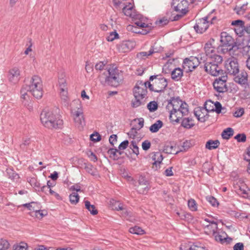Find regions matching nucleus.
I'll list each match as a JSON object with an SVG mask.
<instances>
[{
  "mask_svg": "<svg viewBox=\"0 0 250 250\" xmlns=\"http://www.w3.org/2000/svg\"><path fill=\"white\" fill-rule=\"evenodd\" d=\"M9 247V244L7 240L2 239H0V250H6L8 249Z\"/></svg>",
  "mask_w": 250,
  "mask_h": 250,
  "instance_id": "51",
  "label": "nucleus"
},
{
  "mask_svg": "<svg viewBox=\"0 0 250 250\" xmlns=\"http://www.w3.org/2000/svg\"><path fill=\"white\" fill-rule=\"evenodd\" d=\"M34 213L35 216L39 219H41L46 215V211L43 210H41V208H39V210H37Z\"/></svg>",
  "mask_w": 250,
  "mask_h": 250,
  "instance_id": "55",
  "label": "nucleus"
},
{
  "mask_svg": "<svg viewBox=\"0 0 250 250\" xmlns=\"http://www.w3.org/2000/svg\"><path fill=\"white\" fill-rule=\"evenodd\" d=\"M222 62L205 60L204 69L207 72L211 75L217 76L222 71L221 67L219 66V65Z\"/></svg>",
  "mask_w": 250,
  "mask_h": 250,
  "instance_id": "9",
  "label": "nucleus"
},
{
  "mask_svg": "<svg viewBox=\"0 0 250 250\" xmlns=\"http://www.w3.org/2000/svg\"><path fill=\"white\" fill-rule=\"evenodd\" d=\"M80 162L83 163L84 168L86 170V171L88 173H89L92 175H94V173L93 172V169H92L93 167L91 165L89 164H86L85 162V160L83 158H80L79 159V163H80Z\"/></svg>",
  "mask_w": 250,
  "mask_h": 250,
  "instance_id": "40",
  "label": "nucleus"
},
{
  "mask_svg": "<svg viewBox=\"0 0 250 250\" xmlns=\"http://www.w3.org/2000/svg\"><path fill=\"white\" fill-rule=\"evenodd\" d=\"M206 56L207 57L206 60H210L217 62H222V57L216 53L215 48L213 46L212 44L209 42H207L204 46Z\"/></svg>",
  "mask_w": 250,
  "mask_h": 250,
  "instance_id": "8",
  "label": "nucleus"
},
{
  "mask_svg": "<svg viewBox=\"0 0 250 250\" xmlns=\"http://www.w3.org/2000/svg\"><path fill=\"white\" fill-rule=\"evenodd\" d=\"M171 6L174 11L179 12L182 15H185L187 12L188 1L187 0H172Z\"/></svg>",
  "mask_w": 250,
  "mask_h": 250,
  "instance_id": "15",
  "label": "nucleus"
},
{
  "mask_svg": "<svg viewBox=\"0 0 250 250\" xmlns=\"http://www.w3.org/2000/svg\"><path fill=\"white\" fill-rule=\"evenodd\" d=\"M107 153L109 155L110 157L113 159H117L118 158V156L117 155V153H119V155L122 154V152L120 151L119 150L113 148H110L108 150Z\"/></svg>",
  "mask_w": 250,
  "mask_h": 250,
  "instance_id": "39",
  "label": "nucleus"
},
{
  "mask_svg": "<svg viewBox=\"0 0 250 250\" xmlns=\"http://www.w3.org/2000/svg\"><path fill=\"white\" fill-rule=\"evenodd\" d=\"M129 142L127 140H125L122 142L118 147V150L120 151L121 150H124L128 146Z\"/></svg>",
  "mask_w": 250,
  "mask_h": 250,
  "instance_id": "58",
  "label": "nucleus"
},
{
  "mask_svg": "<svg viewBox=\"0 0 250 250\" xmlns=\"http://www.w3.org/2000/svg\"><path fill=\"white\" fill-rule=\"evenodd\" d=\"M188 104L179 98H172L168 101L166 109L169 113L170 120L178 123L181 117L188 115Z\"/></svg>",
  "mask_w": 250,
  "mask_h": 250,
  "instance_id": "1",
  "label": "nucleus"
},
{
  "mask_svg": "<svg viewBox=\"0 0 250 250\" xmlns=\"http://www.w3.org/2000/svg\"><path fill=\"white\" fill-rule=\"evenodd\" d=\"M244 25H240L235 27L234 31L239 36H244Z\"/></svg>",
  "mask_w": 250,
  "mask_h": 250,
  "instance_id": "53",
  "label": "nucleus"
},
{
  "mask_svg": "<svg viewBox=\"0 0 250 250\" xmlns=\"http://www.w3.org/2000/svg\"><path fill=\"white\" fill-rule=\"evenodd\" d=\"M233 129L232 128L228 127L222 132V137L224 139L228 140L233 136Z\"/></svg>",
  "mask_w": 250,
  "mask_h": 250,
  "instance_id": "35",
  "label": "nucleus"
},
{
  "mask_svg": "<svg viewBox=\"0 0 250 250\" xmlns=\"http://www.w3.org/2000/svg\"><path fill=\"white\" fill-rule=\"evenodd\" d=\"M129 0H113L114 6L116 8H118L123 7Z\"/></svg>",
  "mask_w": 250,
  "mask_h": 250,
  "instance_id": "48",
  "label": "nucleus"
},
{
  "mask_svg": "<svg viewBox=\"0 0 250 250\" xmlns=\"http://www.w3.org/2000/svg\"><path fill=\"white\" fill-rule=\"evenodd\" d=\"M208 201L210 203V204L212 206H213L214 207L218 205V203L217 200L214 197L210 196V197H208Z\"/></svg>",
  "mask_w": 250,
  "mask_h": 250,
  "instance_id": "63",
  "label": "nucleus"
},
{
  "mask_svg": "<svg viewBox=\"0 0 250 250\" xmlns=\"http://www.w3.org/2000/svg\"><path fill=\"white\" fill-rule=\"evenodd\" d=\"M234 81L238 83L245 90L249 88L248 75L247 73L242 70L234 78Z\"/></svg>",
  "mask_w": 250,
  "mask_h": 250,
  "instance_id": "13",
  "label": "nucleus"
},
{
  "mask_svg": "<svg viewBox=\"0 0 250 250\" xmlns=\"http://www.w3.org/2000/svg\"><path fill=\"white\" fill-rule=\"evenodd\" d=\"M31 143V141L30 138H24L20 145V147L23 150H27V149L29 147Z\"/></svg>",
  "mask_w": 250,
  "mask_h": 250,
  "instance_id": "41",
  "label": "nucleus"
},
{
  "mask_svg": "<svg viewBox=\"0 0 250 250\" xmlns=\"http://www.w3.org/2000/svg\"><path fill=\"white\" fill-rule=\"evenodd\" d=\"M134 43L130 41H123L117 45L118 50L121 52H127L134 47Z\"/></svg>",
  "mask_w": 250,
  "mask_h": 250,
  "instance_id": "21",
  "label": "nucleus"
},
{
  "mask_svg": "<svg viewBox=\"0 0 250 250\" xmlns=\"http://www.w3.org/2000/svg\"><path fill=\"white\" fill-rule=\"evenodd\" d=\"M27 182L32 186L36 191H43L45 188H48L50 186L47 182V186H42L35 177H28L27 178Z\"/></svg>",
  "mask_w": 250,
  "mask_h": 250,
  "instance_id": "20",
  "label": "nucleus"
},
{
  "mask_svg": "<svg viewBox=\"0 0 250 250\" xmlns=\"http://www.w3.org/2000/svg\"><path fill=\"white\" fill-rule=\"evenodd\" d=\"M234 138L238 142H244L246 140V136L244 134H238Z\"/></svg>",
  "mask_w": 250,
  "mask_h": 250,
  "instance_id": "56",
  "label": "nucleus"
},
{
  "mask_svg": "<svg viewBox=\"0 0 250 250\" xmlns=\"http://www.w3.org/2000/svg\"><path fill=\"white\" fill-rule=\"evenodd\" d=\"M153 47H151L148 52H140L137 54L136 57L138 59L143 60L148 58V56L151 55L156 52Z\"/></svg>",
  "mask_w": 250,
  "mask_h": 250,
  "instance_id": "27",
  "label": "nucleus"
},
{
  "mask_svg": "<svg viewBox=\"0 0 250 250\" xmlns=\"http://www.w3.org/2000/svg\"><path fill=\"white\" fill-rule=\"evenodd\" d=\"M85 208L93 215H95L98 214V210L93 205H91L90 202L87 200L84 201Z\"/></svg>",
  "mask_w": 250,
  "mask_h": 250,
  "instance_id": "31",
  "label": "nucleus"
},
{
  "mask_svg": "<svg viewBox=\"0 0 250 250\" xmlns=\"http://www.w3.org/2000/svg\"><path fill=\"white\" fill-rule=\"evenodd\" d=\"M220 42L224 52H230L235 46V42L231 36L226 32H223L220 35Z\"/></svg>",
  "mask_w": 250,
  "mask_h": 250,
  "instance_id": "7",
  "label": "nucleus"
},
{
  "mask_svg": "<svg viewBox=\"0 0 250 250\" xmlns=\"http://www.w3.org/2000/svg\"><path fill=\"white\" fill-rule=\"evenodd\" d=\"M29 94H30L29 93V90L28 89L27 86L26 85L23 86L21 88V98L24 100H26L28 101V100H30V96L29 95Z\"/></svg>",
  "mask_w": 250,
  "mask_h": 250,
  "instance_id": "36",
  "label": "nucleus"
},
{
  "mask_svg": "<svg viewBox=\"0 0 250 250\" xmlns=\"http://www.w3.org/2000/svg\"><path fill=\"white\" fill-rule=\"evenodd\" d=\"M69 201L72 204L76 205L79 201V196L76 192H73L69 195Z\"/></svg>",
  "mask_w": 250,
  "mask_h": 250,
  "instance_id": "44",
  "label": "nucleus"
},
{
  "mask_svg": "<svg viewBox=\"0 0 250 250\" xmlns=\"http://www.w3.org/2000/svg\"><path fill=\"white\" fill-rule=\"evenodd\" d=\"M171 78L175 81H178L181 80V78L183 76V70L179 68H175L174 70L171 71Z\"/></svg>",
  "mask_w": 250,
  "mask_h": 250,
  "instance_id": "26",
  "label": "nucleus"
},
{
  "mask_svg": "<svg viewBox=\"0 0 250 250\" xmlns=\"http://www.w3.org/2000/svg\"><path fill=\"white\" fill-rule=\"evenodd\" d=\"M71 113L76 125L79 127H83L85 125V120L83 106L80 101L74 100L72 102Z\"/></svg>",
  "mask_w": 250,
  "mask_h": 250,
  "instance_id": "5",
  "label": "nucleus"
},
{
  "mask_svg": "<svg viewBox=\"0 0 250 250\" xmlns=\"http://www.w3.org/2000/svg\"><path fill=\"white\" fill-rule=\"evenodd\" d=\"M106 69L107 71L104 77L105 84L113 87L118 86L121 81V71L115 65L106 67Z\"/></svg>",
  "mask_w": 250,
  "mask_h": 250,
  "instance_id": "3",
  "label": "nucleus"
},
{
  "mask_svg": "<svg viewBox=\"0 0 250 250\" xmlns=\"http://www.w3.org/2000/svg\"><path fill=\"white\" fill-rule=\"evenodd\" d=\"M65 78V75L64 72H62L59 74L58 77V83L60 89L67 87V83Z\"/></svg>",
  "mask_w": 250,
  "mask_h": 250,
  "instance_id": "33",
  "label": "nucleus"
},
{
  "mask_svg": "<svg viewBox=\"0 0 250 250\" xmlns=\"http://www.w3.org/2000/svg\"><path fill=\"white\" fill-rule=\"evenodd\" d=\"M194 125V121L191 118L186 117L182 119L181 126L187 129H190Z\"/></svg>",
  "mask_w": 250,
  "mask_h": 250,
  "instance_id": "29",
  "label": "nucleus"
},
{
  "mask_svg": "<svg viewBox=\"0 0 250 250\" xmlns=\"http://www.w3.org/2000/svg\"><path fill=\"white\" fill-rule=\"evenodd\" d=\"M147 83H141L140 85H136L134 88L133 93L134 98H143L145 99L147 94Z\"/></svg>",
  "mask_w": 250,
  "mask_h": 250,
  "instance_id": "18",
  "label": "nucleus"
},
{
  "mask_svg": "<svg viewBox=\"0 0 250 250\" xmlns=\"http://www.w3.org/2000/svg\"><path fill=\"white\" fill-rule=\"evenodd\" d=\"M216 241L221 244L226 242L227 238V234L222 229H218L213 235Z\"/></svg>",
  "mask_w": 250,
  "mask_h": 250,
  "instance_id": "24",
  "label": "nucleus"
},
{
  "mask_svg": "<svg viewBox=\"0 0 250 250\" xmlns=\"http://www.w3.org/2000/svg\"><path fill=\"white\" fill-rule=\"evenodd\" d=\"M68 92L67 88H61L60 89V96L61 99L65 102L68 100Z\"/></svg>",
  "mask_w": 250,
  "mask_h": 250,
  "instance_id": "49",
  "label": "nucleus"
},
{
  "mask_svg": "<svg viewBox=\"0 0 250 250\" xmlns=\"http://www.w3.org/2000/svg\"><path fill=\"white\" fill-rule=\"evenodd\" d=\"M146 103V99L143 98H135L134 100L131 102V105L133 108H137L141 105H144Z\"/></svg>",
  "mask_w": 250,
  "mask_h": 250,
  "instance_id": "34",
  "label": "nucleus"
},
{
  "mask_svg": "<svg viewBox=\"0 0 250 250\" xmlns=\"http://www.w3.org/2000/svg\"><path fill=\"white\" fill-rule=\"evenodd\" d=\"M40 119L42 125L48 129H59L63 125V121L60 116L52 110H43Z\"/></svg>",
  "mask_w": 250,
  "mask_h": 250,
  "instance_id": "2",
  "label": "nucleus"
},
{
  "mask_svg": "<svg viewBox=\"0 0 250 250\" xmlns=\"http://www.w3.org/2000/svg\"><path fill=\"white\" fill-rule=\"evenodd\" d=\"M163 159V158L162 154L160 152H156L154 156L153 160H154V162L153 164L156 165L157 164H160Z\"/></svg>",
  "mask_w": 250,
  "mask_h": 250,
  "instance_id": "50",
  "label": "nucleus"
},
{
  "mask_svg": "<svg viewBox=\"0 0 250 250\" xmlns=\"http://www.w3.org/2000/svg\"><path fill=\"white\" fill-rule=\"evenodd\" d=\"M129 231L131 233L137 235H143L145 233V231L138 226H134L129 228Z\"/></svg>",
  "mask_w": 250,
  "mask_h": 250,
  "instance_id": "37",
  "label": "nucleus"
},
{
  "mask_svg": "<svg viewBox=\"0 0 250 250\" xmlns=\"http://www.w3.org/2000/svg\"><path fill=\"white\" fill-rule=\"evenodd\" d=\"M244 36L248 37L250 40V25H244Z\"/></svg>",
  "mask_w": 250,
  "mask_h": 250,
  "instance_id": "60",
  "label": "nucleus"
},
{
  "mask_svg": "<svg viewBox=\"0 0 250 250\" xmlns=\"http://www.w3.org/2000/svg\"><path fill=\"white\" fill-rule=\"evenodd\" d=\"M208 18L205 17L199 19L194 26V29L196 32L203 33L208 28L209 23L208 21Z\"/></svg>",
  "mask_w": 250,
  "mask_h": 250,
  "instance_id": "17",
  "label": "nucleus"
},
{
  "mask_svg": "<svg viewBox=\"0 0 250 250\" xmlns=\"http://www.w3.org/2000/svg\"><path fill=\"white\" fill-rule=\"evenodd\" d=\"M132 0H129L127 4L123 7V12L125 15L131 18H135L136 16L133 7L131 3Z\"/></svg>",
  "mask_w": 250,
  "mask_h": 250,
  "instance_id": "23",
  "label": "nucleus"
},
{
  "mask_svg": "<svg viewBox=\"0 0 250 250\" xmlns=\"http://www.w3.org/2000/svg\"><path fill=\"white\" fill-rule=\"evenodd\" d=\"M167 85V80L164 77L156 79L154 82V92H161L164 91Z\"/></svg>",
  "mask_w": 250,
  "mask_h": 250,
  "instance_id": "19",
  "label": "nucleus"
},
{
  "mask_svg": "<svg viewBox=\"0 0 250 250\" xmlns=\"http://www.w3.org/2000/svg\"><path fill=\"white\" fill-rule=\"evenodd\" d=\"M91 140L94 142H99L101 140V137L100 135L96 132L93 133L90 135Z\"/></svg>",
  "mask_w": 250,
  "mask_h": 250,
  "instance_id": "57",
  "label": "nucleus"
},
{
  "mask_svg": "<svg viewBox=\"0 0 250 250\" xmlns=\"http://www.w3.org/2000/svg\"><path fill=\"white\" fill-rule=\"evenodd\" d=\"M243 51L244 54L248 56V58L246 61V66L248 68L250 69V45H246L244 47Z\"/></svg>",
  "mask_w": 250,
  "mask_h": 250,
  "instance_id": "38",
  "label": "nucleus"
},
{
  "mask_svg": "<svg viewBox=\"0 0 250 250\" xmlns=\"http://www.w3.org/2000/svg\"><path fill=\"white\" fill-rule=\"evenodd\" d=\"M107 64V61H101L97 63L95 65V69L98 70H103Z\"/></svg>",
  "mask_w": 250,
  "mask_h": 250,
  "instance_id": "54",
  "label": "nucleus"
},
{
  "mask_svg": "<svg viewBox=\"0 0 250 250\" xmlns=\"http://www.w3.org/2000/svg\"><path fill=\"white\" fill-rule=\"evenodd\" d=\"M180 219L184 220H188L191 219V215L190 213L183 212L180 216Z\"/></svg>",
  "mask_w": 250,
  "mask_h": 250,
  "instance_id": "62",
  "label": "nucleus"
},
{
  "mask_svg": "<svg viewBox=\"0 0 250 250\" xmlns=\"http://www.w3.org/2000/svg\"><path fill=\"white\" fill-rule=\"evenodd\" d=\"M85 69L87 73H90L93 70V65L88 62H86Z\"/></svg>",
  "mask_w": 250,
  "mask_h": 250,
  "instance_id": "61",
  "label": "nucleus"
},
{
  "mask_svg": "<svg viewBox=\"0 0 250 250\" xmlns=\"http://www.w3.org/2000/svg\"><path fill=\"white\" fill-rule=\"evenodd\" d=\"M181 250H208L205 245L199 242L194 243H189L187 247L182 245L180 247Z\"/></svg>",
  "mask_w": 250,
  "mask_h": 250,
  "instance_id": "22",
  "label": "nucleus"
},
{
  "mask_svg": "<svg viewBox=\"0 0 250 250\" xmlns=\"http://www.w3.org/2000/svg\"><path fill=\"white\" fill-rule=\"evenodd\" d=\"M205 62V57L199 55L198 57H190L186 58L183 62V67L188 71H192L200 63Z\"/></svg>",
  "mask_w": 250,
  "mask_h": 250,
  "instance_id": "6",
  "label": "nucleus"
},
{
  "mask_svg": "<svg viewBox=\"0 0 250 250\" xmlns=\"http://www.w3.org/2000/svg\"><path fill=\"white\" fill-rule=\"evenodd\" d=\"M227 76H223L216 78L213 83L214 89L219 93H224L228 90L227 86Z\"/></svg>",
  "mask_w": 250,
  "mask_h": 250,
  "instance_id": "12",
  "label": "nucleus"
},
{
  "mask_svg": "<svg viewBox=\"0 0 250 250\" xmlns=\"http://www.w3.org/2000/svg\"><path fill=\"white\" fill-rule=\"evenodd\" d=\"M236 192L238 194L242 196L244 198H250L249 194L250 193V189L247 190V187L245 184H242L241 186H238L235 187Z\"/></svg>",
  "mask_w": 250,
  "mask_h": 250,
  "instance_id": "25",
  "label": "nucleus"
},
{
  "mask_svg": "<svg viewBox=\"0 0 250 250\" xmlns=\"http://www.w3.org/2000/svg\"><path fill=\"white\" fill-rule=\"evenodd\" d=\"M119 38V35L118 33L116 31H113L109 33V34L106 37V39L108 42H112L115 39Z\"/></svg>",
  "mask_w": 250,
  "mask_h": 250,
  "instance_id": "46",
  "label": "nucleus"
},
{
  "mask_svg": "<svg viewBox=\"0 0 250 250\" xmlns=\"http://www.w3.org/2000/svg\"><path fill=\"white\" fill-rule=\"evenodd\" d=\"M244 113V110L243 108H240L233 113L235 117L239 118L241 117Z\"/></svg>",
  "mask_w": 250,
  "mask_h": 250,
  "instance_id": "59",
  "label": "nucleus"
},
{
  "mask_svg": "<svg viewBox=\"0 0 250 250\" xmlns=\"http://www.w3.org/2000/svg\"><path fill=\"white\" fill-rule=\"evenodd\" d=\"M29 93L34 98L37 99H41L43 95V85L41 78L37 75L33 76L30 82V83L26 85Z\"/></svg>",
  "mask_w": 250,
  "mask_h": 250,
  "instance_id": "4",
  "label": "nucleus"
},
{
  "mask_svg": "<svg viewBox=\"0 0 250 250\" xmlns=\"http://www.w3.org/2000/svg\"><path fill=\"white\" fill-rule=\"evenodd\" d=\"M233 250H244V245L242 243H237L234 245Z\"/></svg>",
  "mask_w": 250,
  "mask_h": 250,
  "instance_id": "64",
  "label": "nucleus"
},
{
  "mask_svg": "<svg viewBox=\"0 0 250 250\" xmlns=\"http://www.w3.org/2000/svg\"><path fill=\"white\" fill-rule=\"evenodd\" d=\"M13 248L14 250H27L28 245L27 243L24 242H21L19 244L15 245Z\"/></svg>",
  "mask_w": 250,
  "mask_h": 250,
  "instance_id": "45",
  "label": "nucleus"
},
{
  "mask_svg": "<svg viewBox=\"0 0 250 250\" xmlns=\"http://www.w3.org/2000/svg\"><path fill=\"white\" fill-rule=\"evenodd\" d=\"M163 122L160 120H157L154 124H152L149 127V130L152 133L157 132L163 126Z\"/></svg>",
  "mask_w": 250,
  "mask_h": 250,
  "instance_id": "32",
  "label": "nucleus"
},
{
  "mask_svg": "<svg viewBox=\"0 0 250 250\" xmlns=\"http://www.w3.org/2000/svg\"><path fill=\"white\" fill-rule=\"evenodd\" d=\"M203 225L205 226V232L208 234L213 235L219 229L218 224L214 218L203 219Z\"/></svg>",
  "mask_w": 250,
  "mask_h": 250,
  "instance_id": "11",
  "label": "nucleus"
},
{
  "mask_svg": "<svg viewBox=\"0 0 250 250\" xmlns=\"http://www.w3.org/2000/svg\"><path fill=\"white\" fill-rule=\"evenodd\" d=\"M225 68L228 74L233 75L237 74L239 71L237 59L233 57L228 59L225 62Z\"/></svg>",
  "mask_w": 250,
  "mask_h": 250,
  "instance_id": "10",
  "label": "nucleus"
},
{
  "mask_svg": "<svg viewBox=\"0 0 250 250\" xmlns=\"http://www.w3.org/2000/svg\"><path fill=\"white\" fill-rule=\"evenodd\" d=\"M208 111L206 106L197 107L194 110V114L199 122L204 123L208 118Z\"/></svg>",
  "mask_w": 250,
  "mask_h": 250,
  "instance_id": "14",
  "label": "nucleus"
},
{
  "mask_svg": "<svg viewBox=\"0 0 250 250\" xmlns=\"http://www.w3.org/2000/svg\"><path fill=\"white\" fill-rule=\"evenodd\" d=\"M23 206L26 207L32 213H34L37 210H39V208H41L40 203L34 202L24 204Z\"/></svg>",
  "mask_w": 250,
  "mask_h": 250,
  "instance_id": "28",
  "label": "nucleus"
},
{
  "mask_svg": "<svg viewBox=\"0 0 250 250\" xmlns=\"http://www.w3.org/2000/svg\"><path fill=\"white\" fill-rule=\"evenodd\" d=\"M214 105L215 108L211 109V111H215L217 113L219 114L222 112V113H225L224 110H226L225 108L222 107L221 104L219 102H216Z\"/></svg>",
  "mask_w": 250,
  "mask_h": 250,
  "instance_id": "43",
  "label": "nucleus"
},
{
  "mask_svg": "<svg viewBox=\"0 0 250 250\" xmlns=\"http://www.w3.org/2000/svg\"><path fill=\"white\" fill-rule=\"evenodd\" d=\"M188 206L189 209L192 211H195L197 210V205L193 199L191 198L188 200Z\"/></svg>",
  "mask_w": 250,
  "mask_h": 250,
  "instance_id": "42",
  "label": "nucleus"
},
{
  "mask_svg": "<svg viewBox=\"0 0 250 250\" xmlns=\"http://www.w3.org/2000/svg\"><path fill=\"white\" fill-rule=\"evenodd\" d=\"M21 70L18 67H11L7 72V79L12 83H16L20 80Z\"/></svg>",
  "mask_w": 250,
  "mask_h": 250,
  "instance_id": "16",
  "label": "nucleus"
},
{
  "mask_svg": "<svg viewBox=\"0 0 250 250\" xmlns=\"http://www.w3.org/2000/svg\"><path fill=\"white\" fill-rule=\"evenodd\" d=\"M130 148L132 150L133 153L138 155L139 153V147L135 141H132L130 145Z\"/></svg>",
  "mask_w": 250,
  "mask_h": 250,
  "instance_id": "52",
  "label": "nucleus"
},
{
  "mask_svg": "<svg viewBox=\"0 0 250 250\" xmlns=\"http://www.w3.org/2000/svg\"><path fill=\"white\" fill-rule=\"evenodd\" d=\"M220 145V142L218 140H208L206 144V148L209 150H212L217 148Z\"/></svg>",
  "mask_w": 250,
  "mask_h": 250,
  "instance_id": "30",
  "label": "nucleus"
},
{
  "mask_svg": "<svg viewBox=\"0 0 250 250\" xmlns=\"http://www.w3.org/2000/svg\"><path fill=\"white\" fill-rule=\"evenodd\" d=\"M147 107L150 112H154L158 108V104L155 101H151L147 104Z\"/></svg>",
  "mask_w": 250,
  "mask_h": 250,
  "instance_id": "47",
  "label": "nucleus"
}]
</instances>
